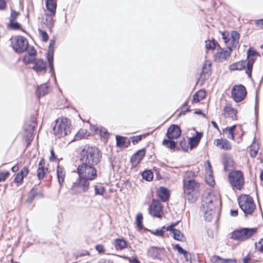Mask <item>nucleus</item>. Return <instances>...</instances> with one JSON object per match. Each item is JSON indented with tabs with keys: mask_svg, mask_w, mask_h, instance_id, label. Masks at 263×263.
Segmentation results:
<instances>
[{
	"mask_svg": "<svg viewBox=\"0 0 263 263\" xmlns=\"http://www.w3.org/2000/svg\"><path fill=\"white\" fill-rule=\"evenodd\" d=\"M8 27L13 30H18L20 28L21 26L19 23L15 21L10 22Z\"/></svg>",
	"mask_w": 263,
	"mask_h": 263,
	"instance_id": "45",
	"label": "nucleus"
},
{
	"mask_svg": "<svg viewBox=\"0 0 263 263\" xmlns=\"http://www.w3.org/2000/svg\"><path fill=\"white\" fill-rule=\"evenodd\" d=\"M46 6L50 14L47 15L48 18L45 21L43 19V22L47 26H51L53 23V16L55 14L57 4L53 0H47L46 1Z\"/></svg>",
	"mask_w": 263,
	"mask_h": 263,
	"instance_id": "14",
	"label": "nucleus"
},
{
	"mask_svg": "<svg viewBox=\"0 0 263 263\" xmlns=\"http://www.w3.org/2000/svg\"><path fill=\"white\" fill-rule=\"evenodd\" d=\"M35 196H36V195H35V193L34 192H33V191H32L31 192V194L30 195L29 199H28L29 202H31L34 199Z\"/></svg>",
	"mask_w": 263,
	"mask_h": 263,
	"instance_id": "61",
	"label": "nucleus"
},
{
	"mask_svg": "<svg viewBox=\"0 0 263 263\" xmlns=\"http://www.w3.org/2000/svg\"><path fill=\"white\" fill-rule=\"evenodd\" d=\"M255 248L258 251L263 252V238L260 239L255 244Z\"/></svg>",
	"mask_w": 263,
	"mask_h": 263,
	"instance_id": "46",
	"label": "nucleus"
},
{
	"mask_svg": "<svg viewBox=\"0 0 263 263\" xmlns=\"http://www.w3.org/2000/svg\"><path fill=\"white\" fill-rule=\"evenodd\" d=\"M48 173V168L45 166V162L44 159H42L38 166L37 170V176L38 178L41 180L44 178V177Z\"/></svg>",
	"mask_w": 263,
	"mask_h": 263,
	"instance_id": "18",
	"label": "nucleus"
},
{
	"mask_svg": "<svg viewBox=\"0 0 263 263\" xmlns=\"http://www.w3.org/2000/svg\"><path fill=\"white\" fill-rule=\"evenodd\" d=\"M143 216L141 213H138L136 216V224L139 229H142L143 226L142 224Z\"/></svg>",
	"mask_w": 263,
	"mask_h": 263,
	"instance_id": "41",
	"label": "nucleus"
},
{
	"mask_svg": "<svg viewBox=\"0 0 263 263\" xmlns=\"http://www.w3.org/2000/svg\"><path fill=\"white\" fill-rule=\"evenodd\" d=\"M28 172L29 171L28 167L24 166L22 169L21 171L16 175L14 179L15 182L18 183H22L24 177L27 175Z\"/></svg>",
	"mask_w": 263,
	"mask_h": 263,
	"instance_id": "27",
	"label": "nucleus"
},
{
	"mask_svg": "<svg viewBox=\"0 0 263 263\" xmlns=\"http://www.w3.org/2000/svg\"><path fill=\"white\" fill-rule=\"evenodd\" d=\"M257 55L256 51L255 50L249 49L247 51V68L246 69V73L249 77H251L253 64L256 60L255 56Z\"/></svg>",
	"mask_w": 263,
	"mask_h": 263,
	"instance_id": "15",
	"label": "nucleus"
},
{
	"mask_svg": "<svg viewBox=\"0 0 263 263\" xmlns=\"http://www.w3.org/2000/svg\"><path fill=\"white\" fill-rule=\"evenodd\" d=\"M165 227H162L160 230H156V231H151V233L156 236H163L164 235Z\"/></svg>",
	"mask_w": 263,
	"mask_h": 263,
	"instance_id": "44",
	"label": "nucleus"
},
{
	"mask_svg": "<svg viewBox=\"0 0 263 263\" xmlns=\"http://www.w3.org/2000/svg\"><path fill=\"white\" fill-rule=\"evenodd\" d=\"M49 92V88L46 84H43L39 87L36 90V95L38 98L44 96Z\"/></svg>",
	"mask_w": 263,
	"mask_h": 263,
	"instance_id": "32",
	"label": "nucleus"
},
{
	"mask_svg": "<svg viewBox=\"0 0 263 263\" xmlns=\"http://www.w3.org/2000/svg\"><path fill=\"white\" fill-rule=\"evenodd\" d=\"M163 251V249L160 248L152 247L148 251V255L154 258H158Z\"/></svg>",
	"mask_w": 263,
	"mask_h": 263,
	"instance_id": "30",
	"label": "nucleus"
},
{
	"mask_svg": "<svg viewBox=\"0 0 263 263\" xmlns=\"http://www.w3.org/2000/svg\"><path fill=\"white\" fill-rule=\"evenodd\" d=\"M127 242L123 238H117L114 240V246L117 250H122L127 247Z\"/></svg>",
	"mask_w": 263,
	"mask_h": 263,
	"instance_id": "24",
	"label": "nucleus"
},
{
	"mask_svg": "<svg viewBox=\"0 0 263 263\" xmlns=\"http://www.w3.org/2000/svg\"><path fill=\"white\" fill-rule=\"evenodd\" d=\"M236 127L235 125L232 126L230 127H227L224 130L227 137L232 140H234V130Z\"/></svg>",
	"mask_w": 263,
	"mask_h": 263,
	"instance_id": "36",
	"label": "nucleus"
},
{
	"mask_svg": "<svg viewBox=\"0 0 263 263\" xmlns=\"http://www.w3.org/2000/svg\"><path fill=\"white\" fill-rule=\"evenodd\" d=\"M39 32L40 33V35L42 38V40L44 42H47L48 40V35L46 32L43 31L42 30L39 29Z\"/></svg>",
	"mask_w": 263,
	"mask_h": 263,
	"instance_id": "49",
	"label": "nucleus"
},
{
	"mask_svg": "<svg viewBox=\"0 0 263 263\" xmlns=\"http://www.w3.org/2000/svg\"><path fill=\"white\" fill-rule=\"evenodd\" d=\"M205 181L210 185H213L214 184V180L213 177V174L211 175H205Z\"/></svg>",
	"mask_w": 263,
	"mask_h": 263,
	"instance_id": "51",
	"label": "nucleus"
},
{
	"mask_svg": "<svg viewBox=\"0 0 263 263\" xmlns=\"http://www.w3.org/2000/svg\"><path fill=\"white\" fill-rule=\"evenodd\" d=\"M95 193L97 195H103L104 193V187L100 185H95Z\"/></svg>",
	"mask_w": 263,
	"mask_h": 263,
	"instance_id": "43",
	"label": "nucleus"
},
{
	"mask_svg": "<svg viewBox=\"0 0 263 263\" xmlns=\"http://www.w3.org/2000/svg\"><path fill=\"white\" fill-rule=\"evenodd\" d=\"M239 39V34L237 32L233 31L231 33L229 42L228 44L232 47H236L238 44Z\"/></svg>",
	"mask_w": 263,
	"mask_h": 263,
	"instance_id": "23",
	"label": "nucleus"
},
{
	"mask_svg": "<svg viewBox=\"0 0 263 263\" xmlns=\"http://www.w3.org/2000/svg\"><path fill=\"white\" fill-rule=\"evenodd\" d=\"M9 175V173L7 171L0 172V182L5 181Z\"/></svg>",
	"mask_w": 263,
	"mask_h": 263,
	"instance_id": "54",
	"label": "nucleus"
},
{
	"mask_svg": "<svg viewBox=\"0 0 263 263\" xmlns=\"http://www.w3.org/2000/svg\"><path fill=\"white\" fill-rule=\"evenodd\" d=\"M181 131L180 127L176 125H172L167 129L166 136L167 139H165L162 142L163 146L171 149H174L176 147V142L174 140L178 139L181 135Z\"/></svg>",
	"mask_w": 263,
	"mask_h": 263,
	"instance_id": "5",
	"label": "nucleus"
},
{
	"mask_svg": "<svg viewBox=\"0 0 263 263\" xmlns=\"http://www.w3.org/2000/svg\"><path fill=\"white\" fill-rule=\"evenodd\" d=\"M89 136L87 130L85 129H80L75 135L73 141H78L82 139L87 138Z\"/></svg>",
	"mask_w": 263,
	"mask_h": 263,
	"instance_id": "35",
	"label": "nucleus"
},
{
	"mask_svg": "<svg viewBox=\"0 0 263 263\" xmlns=\"http://www.w3.org/2000/svg\"><path fill=\"white\" fill-rule=\"evenodd\" d=\"M65 171L63 167L58 166L57 169V174L59 183L61 185L64 181L65 177Z\"/></svg>",
	"mask_w": 263,
	"mask_h": 263,
	"instance_id": "29",
	"label": "nucleus"
},
{
	"mask_svg": "<svg viewBox=\"0 0 263 263\" xmlns=\"http://www.w3.org/2000/svg\"><path fill=\"white\" fill-rule=\"evenodd\" d=\"M247 66V62L246 61H240L230 65L229 68L231 70H242Z\"/></svg>",
	"mask_w": 263,
	"mask_h": 263,
	"instance_id": "25",
	"label": "nucleus"
},
{
	"mask_svg": "<svg viewBox=\"0 0 263 263\" xmlns=\"http://www.w3.org/2000/svg\"><path fill=\"white\" fill-rule=\"evenodd\" d=\"M205 47L208 49L214 50L217 46V43L213 39L205 41Z\"/></svg>",
	"mask_w": 263,
	"mask_h": 263,
	"instance_id": "40",
	"label": "nucleus"
},
{
	"mask_svg": "<svg viewBox=\"0 0 263 263\" xmlns=\"http://www.w3.org/2000/svg\"><path fill=\"white\" fill-rule=\"evenodd\" d=\"M229 181L233 189L240 190L245 184L242 173L240 171H233L229 174Z\"/></svg>",
	"mask_w": 263,
	"mask_h": 263,
	"instance_id": "9",
	"label": "nucleus"
},
{
	"mask_svg": "<svg viewBox=\"0 0 263 263\" xmlns=\"http://www.w3.org/2000/svg\"><path fill=\"white\" fill-rule=\"evenodd\" d=\"M92 165L86 163L79 165L77 168L79 176L89 181L95 180L98 177L97 171Z\"/></svg>",
	"mask_w": 263,
	"mask_h": 263,
	"instance_id": "6",
	"label": "nucleus"
},
{
	"mask_svg": "<svg viewBox=\"0 0 263 263\" xmlns=\"http://www.w3.org/2000/svg\"><path fill=\"white\" fill-rule=\"evenodd\" d=\"M258 147L256 149V148H254V149L252 148L251 149L250 154L252 157H256V156L257 155V152H258Z\"/></svg>",
	"mask_w": 263,
	"mask_h": 263,
	"instance_id": "59",
	"label": "nucleus"
},
{
	"mask_svg": "<svg viewBox=\"0 0 263 263\" xmlns=\"http://www.w3.org/2000/svg\"><path fill=\"white\" fill-rule=\"evenodd\" d=\"M210 64L206 63L202 67V73H201L200 79L202 80H205L210 75Z\"/></svg>",
	"mask_w": 263,
	"mask_h": 263,
	"instance_id": "33",
	"label": "nucleus"
},
{
	"mask_svg": "<svg viewBox=\"0 0 263 263\" xmlns=\"http://www.w3.org/2000/svg\"><path fill=\"white\" fill-rule=\"evenodd\" d=\"M6 6V2L4 0H0V10L4 9Z\"/></svg>",
	"mask_w": 263,
	"mask_h": 263,
	"instance_id": "62",
	"label": "nucleus"
},
{
	"mask_svg": "<svg viewBox=\"0 0 263 263\" xmlns=\"http://www.w3.org/2000/svg\"><path fill=\"white\" fill-rule=\"evenodd\" d=\"M27 54L32 55V57H36V52L33 47H29L26 53Z\"/></svg>",
	"mask_w": 263,
	"mask_h": 263,
	"instance_id": "55",
	"label": "nucleus"
},
{
	"mask_svg": "<svg viewBox=\"0 0 263 263\" xmlns=\"http://www.w3.org/2000/svg\"><path fill=\"white\" fill-rule=\"evenodd\" d=\"M90 183L88 180L79 176L73 183L70 192L72 194H82L87 192L89 190Z\"/></svg>",
	"mask_w": 263,
	"mask_h": 263,
	"instance_id": "10",
	"label": "nucleus"
},
{
	"mask_svg": "<svg viewBox=\"0 0 263 263\" xmlns=\"http://www.w3.org/2000/svg\"><path fill=\"white\" fill-rule=\"evenodd\" d=\"M218 46L219 48V49L218 50L214 55L215 60L218 62L226 60L231 54L232 51L231 47H228L226 49H224L220 48L218 45Z\"/></svg>",
	"mask_w": 263,
	"mask_h": 263,
	"instance_id": "16",
	"label": "nucleus"
},
{
	"mask_svg": "<svg viewBox=\"0 0 263 263\" xmlns=\"http://www.w3.org/2000/svg\"><path fill=\"white\" fill-rule=\"evenodd\" d=\"M238 203L246 214H252L256 206L253 198L247 195H242L238 198Z\"/></svg>",
	"mask_w": 263,
	"mask_h": 263,
	"instance_id": "8",
	"label": "nucleus"
},
{
	"mask_svg": "<svg viewBox=\"0 0 263 263\" xmlns=\"http://www.w3.org/2000/svg\"><path fill=\"white\" fill-rule=\"evenodd\" d=\"M145 155L144 149L138 151L130 159V162L133 166H136L142 160Z\"/></svg>",
	"mask_w": 263,
	"mask_h": 263,
	"instance_id": "20",
	"label": "nucleus"
},
{
	"mask_svg": "<svg viewBox=\"0 0 263 263\" xmlns=\"http://www.w3.org/2000/svg\"><path fill=\"white\" fill-rule=\"evenodd\" d=\"M35 60V57L26 53L25 54L23 59V62L25 64H29V63H31L33 62H34Z\"/></svg>",
	"mask_w": 263,
	"mask_h": 263,
	"instance_id": "42",
	"label": "nucleus"
},
{
	"mask_svg": "<svg viewBox=\"0 0 263 263\" xmlns=\"http://www.w3.org/2000/svg\"><path fill=\"white\" fill-rule=\"evenodd\" d=\"M175 247L179 253L182 254L186 253V251L183 249L179 245H176Z\"/></svg>",
	"mask_w": 263,
	"mask_h": 263,
	"instance_id": "60",
	"label": "nucleus"
},
{
	"mask_svg": "<svg viewBox=\"0 0 263 263\" xmlns=\"http://www.w3.org/2000/svg\"><path fill=\"white\" fill-rule=\"evenodd\" d=\"M192 172H187L183 179L184 194L187 196V199L190 202H194L197 198L194 193L197 192L199 188V184L192 177Z\"/></svg>",
	"mask_w": 263,
	"mask_h": 263,
	"instance_id": "1",
	"label": "nucleus"
},
{
	"mask_svg": "<svg viewBox=\"0 0 263 263\" xmlns=\"http://www.w3.org/2000/svg\"><path fill=\"white\" fill-rule=\"evenodd\" d=\"M19 13L14 10H11V13L9 17L10 22L15 21Z\"/></svg>",
	"mask_w": 263,
	"mask_h": 263,
	"instance_id": "53",
	"label": "nucleus"
},
{
	"mask_svg": "<svg viewBox=\"0 0 263 263\" xmlns=\"http://www.w3.org/2000/svg\"><path fill=\"white\" fill-rule=\"evenodd\" d=\"M47 60L48 61L49 66L50 67V72H53V51L52 50H49L48 52Z\"/></svg>",
	"mask_w": 263,
	"mask_h": 263,
	"instance_id": "38",
	"label": "nucleus"
},
{
	"mask_svg": "<svg viewBox=\"0 0 263 263\" xmlns=\"http://www.w3.org/2000/svg\"><path fill=\"white\" fill-rule=\"evenodd\" d=\"M54 135L58 138L66 136L71 132V122L67 118L58 119L53 128Z\"/></svg>",
	"mask_w": 263,
	"mask_h": 263,
	"instance_id": "4",
	"label": "nucleus"
},
{
	"mask_svg": "<svg viewBox=\"0 0 263 263\" xmlns=\"http://www.w3.org/2000/svg\"><path fill=\"white\" fill-rule=\"evenodd\" d=\"M149 214L155 217L161 218L163 214V208L158 200L153 199L148 208Z\"/></svg>",
	"mask_w": 263,
	"mask_h": 263,
	"instance_id": "12",
	"label": "nucleus"
},
{
	"mask_svg": "<svg viewBox=\"0 0 263 263\" xmlns=\"http://www.w3.org/2000/svg\"><path fill=\"white\" fill-rule=\"evenodd\" d=\"M157 195L162 201H167L170 197L168 190L164 187H160L157 191Z\"/></svg>",
	"mask_w": 263,
	"mask_h": 263,
	"instance_id": "22",
	"label": "nucleus"
},
{
	"mask_svg": "<svg viewBox=\"0 0 263 263\" xmlns=\"http://www.w3.org/2000/svg\"><path fill=\"white\" fill-rule=\"evenodd\" d=\"M233 163L232 160L230 158L225 160L223 163L224 170L227 171L230 167L232 166Z\"/></svg>",
	"mask_w": 263,
	"mask_h": 263,
	"instance_id": "47",
	"label": "nucleus"
},
{
	"mask_svg": "<svg viewBox=\"0 0 263 263\" xmlns=\"http://www.w3.org/2000/svg\"><path fill=\"white\" fill-rule=\"evenodd\" d=\"M218 203V197L215 196L213 194L209 193L203 195L202 206L206 220L209 221L212 219V216L214 213L215 205Z\"/></svg>",
	"mask_w": 263,
	"mask_h": 263,
	"instance_id": "2",
	"label": "nucleus"
},
{
	"mask_svg": "<svg viewBox=\"0 0 263 263\" xmlns=\"http://www.w3.org/2000/svg\"><path fill=\"white\" fill-rule=\"evenodd\" d=\"M222 39L224 41V43L227 44H229V34L227 32H221Z\"/></svg>",
	"mask_w": 263,
	"mask_h": 263,
	"instance_id": "56",
	"label": "nucleus"
},
{
	"mask_svg": "<svg viewBox=\"0 0 263 263\" xmlns=\"http://www.w3.org/2000/svg\"><path fill=\"white\" fill-rule=\"evenodd\" d=\"M211 261L212 263H227L229 261L235 262V259H223L220 257L216 255H214L211 258Z\"/></svg>",
	"mask_w": 263,
	"mask_h": 263,
	"instance_id": "31",
	"label": "nucleus"
},
{
	"mask_svg": "<svg viewBox=\"0 0 263 263\" xmlns=\"http://www.w3.org/2000/svg\"><path fill=\"white\" fill-rule=\"evenodd\" d=\"M96 131H99L100 135L101 137H103L104 138H107L108 137L109 135L105 128H101V129L97 128Z\"/></svg>",
	"mask_w": 263,
	"mask_h": 263,
	"instance_id": "48",
	"label": "nucleus"
},
{
	"mask_svg": "<svg viewBox=\"0 0 263 263\" xmlns=\"http://www.w3.org/2000/svg\"><path fill=\"white\" fill-rule=\"evenodd\" d=\"M81 160L83 163L95 165L99 163L101 158V154L98 149L95 147L86 146L81 153Z\"/></svg>",
	"mask_w": 263,
	"mask_h": 263,
	"instance_id": "3",
	"label": "nucleus"
},
{
	"mask_svg": "<svg viewBox=\"0 0 263 263\" xmlns=\"http://www.w3.org/2000/svg\"><path fill=\"white\" fill-rule=\"evenodd\" d=\"M123 258H126L128 259L130 263H139V261L138 260L137 258H134L133 259L129 258V257H123Z\"/></svg>",
	"mask_w": 263,
	"mask_h": 263,
	"instance_id": "64",
	"label": "nucleus"
},
{
	"mask_svg": "<svg viewBox=\"0 0 263 263\" xmlns=\"http://www.w3.org/2000/svg\"><path fill=\"white\" fill-rule=\"evenodd\" d=\"M205 97V92L203 90H200L194 95L193 98V103H198L203 100Z\"/></svg>",
	"mask_w": 263,
	"mask_h": 263,
	"instance_id": "34",
	"label": "nucleus"
},
{
	"mask_svg": "<svg viewBox=\"0 0 263 263\" xmlns=\"http://www.w3.org/2000/svg\"><path fill=\"white\" fill-rule=\"evenodd\" d=\"M206 166L205 168V175H211L213 174V172L212 170V166L210 164V163L209 161H207L206 162Z\"/></svg>",
	"mask_w": 263,
	"mask_h": 263,
	"instance_id": "52",
	"label": "nucleus"
},
{
	"mask_svg": "<svg viewBox=\"0 0 263 263\" xmlns=\"http://www.w3.org/2000/svg\"><path fill=\"white\" fill-rule=\"evenodd\" d=\"M36 123L35 122H32L31 124L27 123L25 125V133L24 138H25L28 144H29L33 139V132Z\"/></svg>",
	"mask_w": 263,
	"mask_h": 263,
	"instance_id": "17",
	"label": "nucleus"
},
{
	"mask_svg": "<svg viewBox=\"0 0 263 263\" xmlns=\"http://www.w3.org/2000/svg\"><path fill=\"white\" fill-rule=\"evenodd\" d=\"M257 231V229L242 228L234 231L231 233V238L239 241H244L255 235Z\"/></svg>",
	"mask_w": 263,
	"mask_h": 263,
	"instance_id": "7",
	"label": "nucleus"
},
{
	"mask_svg": "<svg viewBox=\"0 0 263 263\" xmlns=\"http://www.w3.org/2000/svg\"><path fill=\"white\" fill-rule=\"evenodd\" d=\"M142 176L144 179L148 181L152 180L153 178V173L149 170L144 171L142 174Z\"/></svg>",
	"mask_w": 263,
	"mask_h": 263,
	"instance_id": "39",
	"label": "nucleus"
},
{
	"mask_svg": "<svg viewBox=\"0 0 263 263\" xmlns=\"http://www.w3.org/2000/svg\"><path fill=\"white\" fill-rule=\"evenodd\" d=\"M117 145L119 146H122L125 142L124 138L119 136H116Z\"/></svg>",
	"mask_w": 263,
	"mask_h": 263,
	"instance_id": "50",
	"label": "nucleus"
},
{
	"mask_svg": "<svg viewBox=\"0 0 263 263\" xmlns=\"http://www.w3.org/2000/svg\"><path fill=\"white\" fill-rule=\"evenodd\" d=\"M201 137L202 134L199 132H196L195 136H194L192 138H190L189 144L191 149L196 147L198 145Z\"/></svg>",
	"mask_w": 263,
	"mask_h": 263,
	"instance_id": "26",
	"label": "nucleus"
},
{
	"mask_svg": "<svg viewBox=\"0 0 263 263\" xmlns=\"http://www.w3.org/2000/svg\"><path fill=\"white\" fill-rule=\"evenodd\" d=\"M214 143L216 146L223 150H230L232 148L231 143L225 139H216Z\"/></svg>",
	"mask_w": 263,
	"mask_h": 263,
	"instance_id": "21",
	"label": "nucleus"
},
{
	"mask_svg": "<svg viewBox=\"0 0 263 263\" xmlns=\"http://www.w3.org/2000/svg\"><path fill=\"white\" fill-rule=\"evenodd\" d=\"M32 69L36 72H45L46 71V63L42 59H36L33 62Z\"/></svg>",
	"mask_w": 263,
	"mask_h": 263,
	"instance_id": "19",
	"label": "nucleus"
},
{
	"mask_svg": "<svg viewBox=\"0 0 263 263\" xmlns=\"http://www.w3.org/2000/svg\"><path fill=\"white\" fill-rule=\"evenodd\" d=\"M225 115L234 119L236 117L237 111L232 108L230 104H227L223 108Z\"/></svg>",
	"mask_w": 263,
	"mask_h": 263,
	"instance_id": "28",
	"label": "nucleus"
},
{
	"mask_svg": "<svg viewBox=\"0 0 263 263\" xmlns=\"http://www.w3.org/2000/svg\"><path fill=\"white\" fill-rule=\"evenodd\" d=\"M251 261V257L249 255H248L245 258L243 259V263H249Z\"/></svg>",
	"mask_w": 263,
	"mask_h": 263,
	"instance_id": "63",
	"label": "nucleus"
},
{
	"mask_svg": "<svg viewBox=\"0 0 263 263\" xmlns=\"http://www.w3.org/2000/svg\"><path fill=\"white\" fill-rule=\"evenodd\" d=\"M246 95L247 91L246 88L242 85H234L232 89V97L236 102L243 100Z\"/></svg>",
	"mask_w": 263,
	"mask_h": 263,
	"instance_id": "13",
	"label": "nucleus"
},
{
	"mask_svg": "<svg viewBox=\"0 0 263 263\" xmlns=\"http://www.w3.org/2000/svg\"><path fill=\"white\" fill-rule=\"evenodd\" d=\"M132 142L134 143V144L138 143L141 140V136H134L132 138Z\"/></svg>",
	"mask_w": 263,
	"mask_h": 263,
	"instance_id": "57",
	"label": "nucleus"
},
{
	"mask_svg": "<svg viewBox=\"0 0 263 263\" xmlns=\"http://www.w3.org/2000/svg\"><path fill=\"white\" fill-rule=\"evenodd\" d=\"M96 249L99 253H103L105 252L104 247L101 245H98L96 246Z\"/></svg>",
	"mask_w": 263,
	"mask_h": 263,
	"instance_id": "58",
	"label": "nucleus"
},
{
	"mask_svg": "<svg viewBox=\"0 0 263 263\" xmlns=\"http://www.w3.org/2000/svg\"><path fill=\"white\" fill-rule=\"evenodd\" d=\"M171 232L173 235V237L175 239L181 241H183L184 237L180 230L177 229H173V231Z\"/></svg>",
	"mask_w": 263,
	"mask_h": 263,
	"instance_id": "37",
	"label": "nucleus"
},
{
	"mask_svg": "<svg viewBox=\"0 0 263 263\" xmlns=\"http://www.w3.org/2000/svg\"><path fill=\"white\" fill-rule=\"evenodd\" d=\"M11 45L13 49L17 52H22L28 47L27 40L22 36H16L12 39Z\"/></svg>",
	"mask_w": 263,
	"mask_h": 263,
	"instance_id": "11",
	"label": "nucleus"
}]
</instances>
